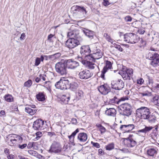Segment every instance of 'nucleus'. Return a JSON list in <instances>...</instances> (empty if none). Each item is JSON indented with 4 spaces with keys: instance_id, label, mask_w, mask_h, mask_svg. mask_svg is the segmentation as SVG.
<instances>
[{
    "instance_id": "864d4df0",
    "label": "nucleus",
    "mask_w": 159,
    "mask_h": 159,
    "mask_svg": "<svg viewBox=\"0 0 159 159\" xmlns=\"http://www.w3.org/2000/svg\"><path fill=\"white\" fill-rule=\"evenodd\" d=\"M35 156L39 159H45V157L40 154H37V155H35Z\"/></svg>"
},
{
    "instance_id": "6e6d98bb",
    "label": "nucleus",
    "mask_w": 159,
    "mask_h": 159,
    "mask_svg": "<svg viewBox=\"0 0 159 159\" xmlns=\"http://www.w3.org/2000/svg\"><path fill=\"white\" fill-rule=\"evenodd\" d=\"M68 149V145L64 144V147L62 148V151H64L65 152H66L67 151V150Z\"/></svg>"
},
{
    "instance_id": "338daca9",
    "label": "nucleus",
    "mask_w": 159,
    "mask_h": 159,
    "mask_svg": "<svg viewBox=\"0 0 159 159\" xmlns=\"http://www.w3.org/2000/svg\"><path fill=\"white\" fill-rule=\"evenodd\" d=\"M152 87L159 90V84H156L153 86H152Z\"/></svg>"
},
{
    "instance_id": "e433bc0d",
    "label": "nucleus",
    "mask_w": 159,
    "mask_h": 159,
    "mask_svg": "<svg viewBox=\"0 0 159 159\" xmlns=\"http://www.w3.org/2000/svg\"><path fill=\"white\" fill-rule=\"evenodd\" d=\"M139 97H143L144 96H149L151 95V93L146 91L143 93L139 92L138 93Z\"/></svg>"
},
{
    "instance_id": "0eeeda50",
    "label": "nucleus",
    "mask_w": 159,
    "mask_h": 159,
    "mask_svg": "<svg viewBox=\"0 0 159 159\" xmlns=\"http://www.w3.org/2000/svg\"><path fill=\"white\" fill-rule=\"evenodd\" d=\"M55 67L56 72L60 75H62L66 74L67 67L65 63L58 62L55 65Z\"/></svg>"
},
{
    "instance_id": "0e129e2a",
    "label": "nucleus",
    "mask_w": 159,
    "mask_h": 159,
    "mask_svg": "<svg viewBox=\"0 0 159 159\" xmlns=\"http://www.w3.org/2000/svg\"><path fill=\"white\" fill-rule=\"evenodd\" d=\"M116 48H117L120 51L122 52L123 51L122 48L119 45L117 44L116 46Z\"/></svg>"
},
{
    "instance_id": "cd10ccee",
    "label": "nucleus",
    "mask_w": 159,
    "mask_h": 159,
    "mask_svg": "<svg viewBox=\"0 0 159 159\" xmlns=\"http://www.w3.org/2000/svg\"><path fill=\"white\" fill-rule=\"evenodd\" d=\"M81 56H78L77 57V58L79 61L81 62V63L83 64L84 65L85 64V62L86 61V60H89L88 57H87V56L88 55H81Z\"/></svg>"
},
{
    "instance_id": "c756f323",
    "label": "nucleus",
    "mask_w": 159,
    "mask_h": 159,
    "mask_svg": "<svg viewBox=\"0 0 159 159\" xmlns=\"http://www.w3.org/2000/svg\"><path fill=\"white\" fill-rule=\"evenodd\" d=\"M78 33L75 31L69 32L68 33V36L70 38L77 39L78 38Z\"/></svg>"
},
{
    "instance_id": "e2e57ef3",
    "label": "nucleus",
    "mask_w": 159,
    "mask_h": 159,
    "mask_svg": "<svg viewBox=\"0 0 159 159\" xmlns=\"http://www.w3.org/2000/svg\"><path fill=\"white\" fill-rule=\"evenodd\" d=\"M40 79H42L43 80H46V75H39Z\"/></svg>"
},
{
    "instance_id": "9b49d317",
    "label": "nucleus",
    "mask_w": 159,
    "mask_h": 159,
    "mask_svg": "<svg viewBox=\"0 0 159 159\" xmlns=\"http://www.w3.org/2000/svg\"><path fill=\"white\" fill-rule=\"evenodd\" d=\"M45 127L44 121L41 119L37 120L33 123V128L35 130H43Z\"/></svg>"
},
{
    "instance_id": "b1692460",
    "label": "nucleus",
    "mask_w": 159,
    "mask_h": 159,
    "mask_svg": "<svg viewBox=\"0 0 159 159\" xmlns=\"http://www.w3.org/2000/svg\"><path fill=\"white\" fill-rule=\"evenodd\" d=\"M79 131V129H77L75 131L72 133L71 135L68 136L70 144H71L73 146L75 145V143H74L75 137L76 134L78 133Z\"/></svg>"
},
{
    "instance_id": "c85d7f7f",
    "label": "nucleus",
    "mask_w": 159,
    "mask_h": 159,
    "mask_svg": "<svg viewBox=\"0 0 159 159\" xmlns=\"http://www.w3.org/2000/svg\"><path fill=\"white\" fill-rule=\"evenodd\" d=\"M78 87V84L76 82H72L68 84L67 89H70L73 91H75Z\"/></svg>"
},
{
    "instance_id": "2f4dec72",
    "label": "nucleus",
    "mask_w": 159,
    "mask_h": 159,
    "mask_svg": "<svg viewBox=\"0 0 159 159\" xmlns=\"http://www.w3.org/2000/svg\"><path fill=\"white\" fill-rule=\"evenodd\" d=\"M84 65L91 69H94L96 66H97L93 62L89 61H86L85 64Z\"/></svg>"
},
{
    "instance_id": "09e8293b",
    "label": "nucleus",
    "mask_w": 159,
    "mask_h": 159,
    "mask_svg": "<svg viewBox=\"0 0 159 159\" xmlns=\"http://www.w3.org/2000/svg\"><path fill=\"white\" fill-rule=\"evenodd\" d=\"M91 143L93 144V146L97 148H100V145L99 144L97 143H94L92 141L91 142Z\"/></svg>"
},
{
    "instance_id": "4d7b16f0",
    "label": "nucleus",
    "mask_w": 159,
    "mask_h": 159,
    "mask_svg": "<svg viewBox=\"0 0 159 159\" xmlns=\"http://www.w3.org/2000/svg\"><path fill=\"white\" fill-rule=\"evenodd\" d=\"M110 4V3L108 1V0H103V4L104 6H107Z\"/></svg>"
},
{
    "instance_id": "473e14b6",
    "label": "nucleus",
    "mask_w": 159,
    "mask_h": 159,
    "mask_svg": "<svg viewBox=\"0 0 159 159\" xmlns=\"http://www.w3.org/2000/svg\"><path fill=\"white\" fill-rule=\"evenodd\" d=\"M157 118L154 115H151V114L149 115L146 120H147L148 122L151 123H154L156 121Z\"/></svg>"
},
{
    "instance_id": "79ce46f5",
    "label": "nucleus",
    "mask_w": 159,
    "mask_h": 159,
    "mask_svg": "<svg viewBox=\"0 0 159 159\" xmlns=\"http://www.w3.org/2000/svg\"><path fill=\"white\" fill-rule=\"evenodd\" d=\"M32 84V82L31 80H29L25 82L24 84V86L25 87L29 88L31 86Z\"/></svg>"
},
{
    "instance_id": "69168bd1",
    "label": "nucleus",
    "mask_w": 159,
    "mask_h": 159,
    "mask_svg": "<svg viewBox=\"0 0 159 159\" xmlns=\"http://www.w3.org/2000/svg\"><path fill=\"white\" fill-rule=\"evenodd\" d=\"M25 33H22L21 34V36L20 37V39L21 40H23L25 39Z\"/></svg>"
},
{
    "instance_id": "423d86ee",
    "label": "nucleus",
    "mask_w": 159,
    "mask_h": 159,
    "mask_svg": "<svg viewBox=\"0 0 159 159\" xmlns=\"http://www.w3.org/2000/svg\"><path fill=\"white\" fill-rule=\"evenodd\" d=\"M119 73L124 80H130V77L133 75V70L132 69H127L125 66H123L122 69L119 71Z\"/></svg>"
},
{
    "instance_id": "ddd939ff",
    "label": "nucleus",
    "mask_w": 159,
    "mask_h": 159,
    "mask_svg": "<svg viewBox=\"0 0 159 159\" xmlns=\"http://www.w3.org/2000/svg\"><path fill=\"white\" fill-rule=\"evenodd\" d=\"M49 151L50 152L59 153L62 152L61 146L60 143L54 142L51 145Z\"/></svg>"
},
{
    "instance_id": "7ed1b4c3",
    "label": "nucleus",
    "mask_w": 159,
    "mask_h": 159,
    "mask_svg": "<svg viewBox=\"0 0 159 159\" xmlns=\"http://www.w3.org/2000/svg\"><path fill=\"white\" fill-rule=\"evenodd\" d=\"M119 108L120 114L126 116H130L132 111V106L128 103L121 104L119 107Z\"/></svg>"
},
{
    "instance_id": "37998d69",
    "label": "nucleus",
    "mask_w": 159,
    "mask_h": 159,
    "mask_svg": "<svg viewBox=\"0 0 159 159\" xmlns=\"http://www.w3.org/2000/svg\"><path fill=\"white\" fill-rule=\"evenodd\" d=\"M148 82L147 83V84L148 86H152L153 83V80L152 78H150L149 76H148Z\"/></svg>"
},
{
    "instance_id": "052dcab7",
    "label": "nucleus",
    "mask_w": 159,
    "mask_h": 159,
    "mask_svg": "<svg viewBox=\"0 0 159 159\" xmlns=\"http://www.w3.org/2000/svg\"><path fill=\"white\" fill-rule=\"evenodd\" d=\"M99 130L100 131L101 134L104 133L106 131V129L103 126L101 127Z\"/></svg>"
},
{
    "instance_id": "58836bf2",
    "label": "nucleus",
    "mask_w": 159,
    "mask_h": 159,
    "mask_svg": "<svg viewBox=\"0 0 159 159\" xmlns=\"http://www.w3.org/2000/svg\"><path fill=\"white\" fill-rule=\"evenodd\" d=\"M5 100L7 102H11L13 100V98L12 96L10 94L5 95L4 97Z\"/></svg>"
},
{
    "instance_id": "f257e3e1",
    "label": "nucleus",
    "mask_w": 159,
    "mask_h": 159,
    "mask_svg": "<svg viewBox=\"0 0 159 159\" xmlns=\"http://www.w3.org/2000/svg\"><path fill=\"white\" fill-rule=\"evenodd\" d=\"M7 139L8 143L11 146L17 147L20 149H23L27 146L26 143L21 145L20 144L22 143L23 138L19 135L14 134H9Z\"/></svg>"
},
{
    "instance_id": "3c124183",
    "label": "nucleus",
    "mask_w": 159,
    "mask_h": 159,
    "mask_svg": "<svg viewBox=\"0 0 159 159\" xmlns=\"http://www.w3.org/2000/svg\"><path fill=\"white\" fill-rule=\"evenodd\" d=\"M125 20L126 22H130L132 19L130 16H127L125 17Z\"/></svg>"
},
{
    "instance_id": "f03ea898",
    "label": "nucleus",
    "mask_w": 159,
    "mask_h": 159,
    "mask_svg": "<svg viewBox=\"0 0 159 159\" xmlns=\"http://www.w3.org/2000/svg\"><path fill=\"white\" fill-rule=\"evenodd\" d=\"M91 49L93 53L87 56L89 60L94 61L95 60L98 59L102 57L103 53L100 49L95 47Z\"/></svg>"
},
{
    "instance_id": "8fccbe9b",
    "label": "nucleus",
    "mask_w": 159,
    "mask_h": 159,
    "mask_svg": "<svg viewBox=\"0 0 159 159\" xmlns=\"http://www.w3.org/2000/svg\"><path fill=\"white\" fill-rule=\"evenodd\" d=\"M144 29L143 28H140L138 30V33L140 34H143L145 32Z\"/></svg>"
},
{
    "instance_id": "9d476101",
    "label": "nucleus",
    "mask_w": 159,
    "mask_h": 159,
    "mask_svg": "<svg viewBox=\"0 0 159 159\" xmlns=\"http://www.w3.org/2000/svg\"><path fill=\"white\" fill-rule=\"evenodd\" d=\"M80 44L79 40L75 38H70L65 43L66 47L70 49L74 48Z\"/></svg>"
},
{
    "instance_id": "a18cd8bd",
    "label": "nucleus",
    "mask_w": 159,
    "mask_h": 159,
    "mask_svg": "<svg viewBox=\"0 0 159 159\" xmlns=\"http://www.w3.org/2000/svg\"><path fill=\"white\" fill-rule=\"evenodd\" d=\"M35 134L36 135V137L35 139L37 140H38L40 137H41L43 134L41 132L39 131L36 133Z\"/></svg>"
},
{
    "instance_id": "6e6552de",
    "label": "nucleus",
    "mask_w": 159,
    "mask_h": 159,
    "mask_svg": "<svg viewBox=\"0 0 159 159\" xmlns=\"http://www.w3.org/2000/svg\"><path fill=\"white\" fill-rule=\"evenodd\" d=\"M73 9L74 13H76L75 12H78V16L81 18L84 17L86 15L87 11L83 7H80L78 6H73L72 7Z\"/></svg>"
},
{
    "instance_id": "5fc2aeb1",
    "label": "nucleus",
    "mask_w": 159,
    "mask_h": 159,
    "mask_svg": "<svg viewBox=\"0 0 159 159\" xmlns=\"http://www.w3.org/2000/svg\"><path fill=\"white\" fill-rule=\"evenodd\" d=\"M144 80L142 78L137 80V83L139 84H142L144 82Z\"/></svg>"
},
{
    "instance_id": "7c9ffc66",
    "label": "nucleus",
    "mask_w": 159,
    "mask_h": 159,
    "mask_svg": "<svg viewBox=\"0 0 159 159\" xmlns=\"http://www.w3.org/2000/svg\"><path fill=\"white\" fill-rule=\"evenodd\" d=\"M37 99L39 101H43L45 99V95L43 92H39L36 95Z\"/></svg>"
},
{
    "instance_id": "13d9d810",
    "label": "nucleus",
    "mask_w": 159,
    "mask_h": 159,
    "mask_svg": "<svg viewBox=\"0 0 159 159\" xmlns=\"http://www.w3.org/2000/svg\"><path fill=\"white\" fill-rule=\"evenodd\" d=\"M55 59L58 58L61 56V54L60 53H57L53 54Z\"/></svg>"
},
{
    "instance_id": "2eb2a0df",
    "label": "nucleus",
    "mask_w": 159,
    "mask_h": 159,
    "mask_svg": "<svg viewBox=\"0 0 159 159\" xmlns=\"http://www.w3.org/2000/svg\"><path fill=\"white\" fill-rule=\"evenodd\" d=\"M135 127L133 124H129L127 125H121L120 127V130L125 134L126 133L130 132Z\"/></svg>"
},
{
    "instance_id": "4c0bfd02",
    "label": "nucleus",
    "mask_w": 159,
    "mask_h": 159,
    "mask_svg": "<svg viewBox=\"0 0 159 159\" xmlns=\"http://www.w3.org/2000/svg\"><path fill=\"white\" fill-rule=\"evenodd\" d=\"M157 57L156 59L153 60L150 62L151 65L154 67H156L159 65V58Z\"/></svg>"
},
{
    "instance_id": "bb28decb",
    "label": "nucleus",
    "mask_w": 159,
    "mask_h": 159,
    "mask_svg": "<svg viewBox=\"0 0 159 159\" xmlns=\"http://www.w3.org/2000/svg\"><path fill=\"white\" fill-rule=\"evenodd\" d=\"M116 113V111L114 108H110L105 111V114L109 116H114Z\"/></svg>"
},
{
    "instance_id": "ea45409f",
    "label": "nucleus",
    "mask_w": 159,
    "mask_h": 159,
    "mask_svg": "<svg viewBox=\"0 0 159 159\" xmlns=\"http://www.w3.org/2000/svg\"><path fill=\"white\" fill-rule=\"evenodd\" d=\"M104 36L106 39V40L108 42L111 43L113 44V42H114V40L111 39L110 37L106 33L104 34Z\"/></svg>"
},
{
    "instance_id": "72a5a7b5",
    "label": "nucleus",
    "mask_w": 159,
    "mask_h": 159,
    "mask_svg": "<svg viewBox=\"0 0 159 159\" xmlns=\"http://www.w3.org/2000/svg\"><path fill=\"white\" fill-rule=\"evenodd\" d=\"M147 154L148 155L153 157L154 155L157 153L156 149L154 148H149L147 151Z\"/></svg>"
},
{
    "instance_id": "a211bd4d",
    "label": "nucleus",
    "mask_w": 159,
    "mask_h": 159,
    "mask_svg": "<svg viewBox=\"0 0 159 159\" xmlns=\"http://www.w3.org/2000/svg\"><path fill=\"white\" fill-rule=\"evenodd\" d=\"M112 69V63L111 62L107 61L105 62V66L102 71L101 77L103 79H105V74L109 70Z\"/></svg>"
},
{
    "instance_id": "4468645a",
    "label": "nucleus",
    "mask_w": 159,
    "mask_h": 159,
    "mask_svg": "<svg viewBox=\"0 0 159 159\" xmlns=\"http://www.w3.org/2000/svg\"><path fill=\"white\" fill-rule=\"evenodd\" d=\"M111 88L116 90H120L124 87V83L121 80L113 81L111 83Z\"/></svg>"
},
{
    "instance_id": "393cba45",
    "label": "nucleus",
    "mask_w": 159,
    "mask_h": 159,
    "mask_svg": "<svg viewBox=\"0 0 159 159\" xmlns=\"http://www.w3.org/2000/svg\"><path fill=\"white\" fill-rule=\"evenodd\" d=\"M157 57L159 58V55L155 52H149L146 55V58L152 61L156 59Z\"/></svg>"
},
{
    "instance_id": "20e7f679",
    "label": "nucleus",
    "mask_w": 159,
    "mask_h": 159,
    "mask_svg": "<svg viewBox=\"0 0 159 159\" xmlns=\"http://www.w3.org/2000/svg\"><path fill=\"white\" fill-rule=\"evenodd\" d=\"M151 114L150 109L145 107H142L136 110V116L139 118L146 120Z\"/></svg>"
},
{
    "instance_id": "a19ab883",
    "label": "nucleus",
    "mask_w": 159,
    "mask_h": 159,
    "mask_svg": "<svg viewBox=\"0 0 159 159\" xmlns=\"http://www.w3.org/2000/svg\"><path fill=\"white\" fill-rule=\"evenodd\" d=\"M114 148V144L113 143L108 144L106 147V149L109 151H110L113 149Z\"/></svg>"
},
{
    "instance_id": "a878e982",
    "label": "nucleus",
    "mask_w": 159,
    "mask_h": 159,
    "mask_svg": "<svg viewBox=\"0 0 159 159\" xmlns=\"http://www.w3.org/2000/svg\"><path fill=\"white\" fill-rule=\"evenodd\" d=\"M70 95L69 93L63 95L61 98V100L65 104H67L70 99Z\"/></svg>"
},
{
    "instance_id": "4be33fe9",
    "label": "nucleus",
    "mask_w": 159,
    "mask_h": 159,
    "mask_svg": "<svg viewBox=\"0 0 159 159\" xmlns=\"http://www.w3.org/2000/svg\"><path fill=\"white\" fill-rule=\"evenodd\" d=\"M88 139L87 134L84 133H79L77 137V139L80 142H84L86 141Z\"/></svg>"
},
{
    "instance_id": "5701e85b",
    "label": "nucleus",
    "mask_w": 159,
    "mask_h": 159,
    "mask_svg": "<svg viewBox=\"0 0 159 159\" xmlns=\"http://www.w3.org/2000/svg\"><path fill=\"white\" fill-rule=\"evenodd\" d=\"M82 31L90 39H93V36L95 35V33L92 30L83 28L82 29Z\"/></svg>"
},
{
    "instance_id": "c9c22d12",
    "label": "nucleus",
    "mask_w": 159,
    "mask_h": 159,
    "mask_svg": "<svg viewBox=\"0 0 159 159\" xmlns=\"http://www.w3.org/2000/svg\"><path fill=\"white\" fill-rule=\"evenodd\" d=\"M43 60L44 57L43 56H41L40 58L36 57L35 60L34 66H38L40 64L41 61H43Z\"/></svg>"
},
{
    "instance_id": "f704fd0d",
    "label": "nucleus",
    "mask_w": 159,
    "mask_h": 159,
    "mask_svg": "<svg viewBox=\"0 0 159 159\" xmlns=\"http://www.w3.org/2000/svg\"><path fill=\"white\" fill-rule=\"evenodd\" d=\"M25 111L30 115H33L36 112L37 110L32 109L30 107H25Z\"/></svg>"
},
{
    "instance_id": "412c9836",
    "label": "nucleus",
    "mask_w": 159,
    "mask_h": 159,
    "mask_svg": "<svg viewBox=\"0 0 159 159\" xmlns=\"http://www.w3.org/2000/svg\"><path fill=\"white\" fill-rule=\"evenodd\" d=\"M91 51V49L89 46H83L80 48V53L81 55H89V53Z\"/></svg>"
},
{
    "instance_id": "774afa93",
    "label": "nucleus",
    "mask_w": 159,
    "mask_h": 159,
    "mask_svg": "<svg viewBox=\"0 0 159 159\" xmlns=\"http://www.w3.org/2000/svg\"><path fill=\"white\" fill-rule=\"evenodd\" d=\"M14 158V156L10 154L7 156V158L8 159H13Z\"/></svg>"
},
{
    "instance_id": "39448f33",
    "label": "nucleus",
    "mask_w": 159,
    "mask_h": 159,
    "mask_svg": "<svg viewBox=\"0 0 159 159\" xmlns=\"http://www.w3.org/2000/svg\"><path fill=\"white\" fill-rule=\"evenodd\" d=\"M123 36L124 41L132 44L137 43L140 39L139 37L133 33H127Z\"/></svg>"
},
{
    "instance_id": "c03bdc74",
    "label": "nucleus",
    "mask_w": 159,
    "mask_h": 159,
    "mask_svg": "<svg viewBox=\"0 0 159 159\" xmlns=\"http://www.w3.org/2000/svg\"><path fill=\"white\" fill-rule=\"evenodd\" d=\"M78 99L81 98L83 96V92L81 90L78 91L76 94Z\"/></svg>"
},
{
    "instance_id": "680f3d73",
    "label": "nucleus",
    "mask_w": 159,
    "mask_h": 159,
    "mask_svg": "<svg viewBox=\"0 0 159 159\" xmlns=\"http://www.w3.org/2000/svg\"><path fill=\"white\" fill-rule=\"evenodd\" d=\"M34 142H29L28 145H27V148H31L33 146Z\"/></svg>"
},
{
    "instance_id": "49530a36",
    "label": "nucleus",
    "mask_w": 159,
    "mask_h": 159,
    "mask_svg": "<svg viewBox=\"0 0 159 159\" xmlns=\"http://www.w3.org/2000/svg\"><path fill=\"white\" fill-rule=\"evenodd\" d=\"M54 35L52 34H50L48 37V40L50 42H52V38L54 36Z\"/></svg>"
},
{
    "instance_id": "bf43d9fd",
    "label": "nucleus",
    "mask_w": 159,
    "mask_h": 159,
    "mask_svg": "<svg viewBox=\"0 0 159 159\" xmlns=\"http://www.w3.org/2000/svg\"><path fill=\"white\" fill-rule=\"evenodd\" d=\"M28 152L30 154H31L32 155L34 156H35V155H37V154L38 153L35 151L31 150H29L28 151Z\"/></svg>"
},
{
    "instance_id": "dca6fc26",
    "label": "nucleus",
    "mask_w": 159,
    "mask_h": 159,
    "mask_svg": "<svg viewBox=\"0 0 159 159\" xmlns=\"http://www.w3.org/2000/svg\"><path fill=\"white\" fill-rule=\"evenodd\" d=\"M66 65L68 69H74L79 66V64L74 60L70 59L66 61Z\"/></svg>"
},
{
    "instance_id": "603ef678",
    "label": "nucleus",
    "mask_w": 159,
    "mask_h": 159,
    "mask_svg": "<svg viewBox=\"0 0 159 159\" xmlns=\"http://www.w3.org/2000/svg\"><path fill=\"white\" fill-rule=\"evenodd\" d=\"M159 98V97L158 96V95H156L155 96L153 97L152 102L154 103Z\"/></svg>"
},
{
    "instance_id": "6ab92c4d",
    "label": "nucleus",
    "mask_w": 159,
    "mask_h": 159,
    "mask_svg": "<svg viewBox=\"0 0 159 159\" xmlns=\"http://www.w3.org/2000/svg\"><path fill=\"white\" fill-rule=\"evenodd\" d=\"M99 91L103 95H106L110 91L109 87L106 84H104L98 87Z\"/></svg>"
},
{
    "instance_id": "f8f14e48",
    "label": "nucleus",
    "mask_w": 159,
    "mask_h": 159,
    "mask_svg": "<svg viewBox=\"0 0 159 159\" xmlns=\"http://www.w3.org/2000/svg\"><path fill=\"white\" fill-rule=\"evenodd\" d=\"M133 136L132 134H129L128 138L123 139L125 145L128 148H133L136 145V141L132 138Z\"/></svg>"
},
{
    "instance_id": "de8ad7c7",
    "label": "nucleus",
    "mask_w": 159,
    "mask_h": 159,
    "mask_svg": "<svg viewBox=\"0 0 159 159\" xmlns=\"http://www.w3.org/2000/svg\"><path fill=\"white\" fill-rule=\"evenodd\" d=\"M153 128V127L152 126H146L144 129L145 130V131L146 132V133L149 131L151 129H152Z\"/></svg>"
},
{
    "instance_id": "1a4fd4ad",
    "label": "nucleus",
    "mask_w": 159,
    "mask_h": 159,
    "mask_svg": "<svg viewBox=\"0 0 159 159\" xmlns=\"http://www.w3.org/2000/svg\"><path fill=\"white\" fill-rule=\"evenodd\" d=\"M69 84V81L68 80L63 78L57 82L55 84V86L57 89L63 90L67 89L68 85Z\"/></svg>"
},
{
    "instance_id": "aec40b11",
    "label": "nucleus",
    "mask_w": 159,
    "mask_h": 159,
    "mask_svg": "<svg viewBox=\"0 0 159 159\" xmlns=\"http://www.w3.org/2000/svg\"><path fill=\"white\" fill-rule=\"evenodd\" d=\"M128 99V98L126 97H123L121 98L120 99H119L115 96L113 98L110 100L109 103L113 105L119 104L121 101L127 100Z\"/></svg>"
},
{
    "instance_id": "f3484780",
    "label": "nucleus",
    "mask_w": 159,
    "mask_h": 159,
    "mask_svg": "<svg viewBox=\"0 0 159 159\" xmlns=\"http://www.w3.org/2000/svg\"><path fill=\"white\" fill-rule=\"evenodd\" d=\"M92 75V73L87 70L80 71L79 74V78L81 79H87L91 77Z\"/></svg>"
}]
</instances>
